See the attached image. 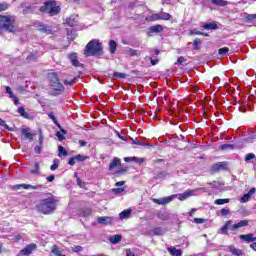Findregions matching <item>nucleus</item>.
<instances>
[{
  "instance_id": "34",
  "label": "nucleus",
  "mask_w": 256,
  "mask_h": 256,
  "mask_svg": "<svg viewBox=\"0 0 256 256\" xmlns=\"http://www.w3.org/2000/svg\"><path fill=\"white\" fill-rule=\"evenodd\" d=\"M91 215V208H84L81 210L82 217H89Z\"/></svg>"
},
{
  "instance_id": "4",
  "label": "nucleus",
  "mask_w": 256,
  "mask_h": 256,
  "mask_svg": "<svg viewBox=\"0 0 256 256\" xmlns=\"http://www.w3.org/2000/svg\"><path fill=\"white\" fill-rule=\"evenodd\" d=\"M49 85L52 88L51 95L57 97V95H61L63 91H65V87L59 81V75L55 72H51L48 74Z\"/></svg>"
},
{
  "instance_id": "23",
  "label": "nucleus",
  "mask_w": 256,
  "mask_h": 256,
  "mask_svg": "<svg viewBox=\"0 0 256 256\" xmlns=\"http://www.w3.org/2000/svg\"><path fill=\"white\" fill-rule=\"evenodd\" d=\"M121 239H123V237L117 234V235L110 236L109 241L110 243H113V245H117V243L121 242Z\"/></svg>"
},
{
  "instance_id": "49",
  "label": "nucleus",
  "mask_w": 256,
  "mask_h": 256,
  "mask_svg": "<svg viewBox=\"0 0 256 256\" xmlns=\"http://www.w3.org/2000/svg\"><path fill=\"white\" fill-rule=\"evenodd\" d=\"M18 113H19L22 117H27V112H25V108H23V107H19V108H18Z\"/></svg>"
},
{
  "instance_id": "39",
  "label": "nucleus",
  "mask_w": 256,
  "mask_h": 256,
  "mask_svg": "<svg viewBox=\"0 0 256 256\" xmlns=\"http://www.w3.org/2000/svg\"><path fill=\"white\" fill-rule=\"evenodd\" d=\"M208 185H210V187H213V189H219V186L221 185V182L213 181V182L208 183Z\"/></svg>"
},
{
  "instance_id": "26",
  "label": "nucleus",
  "mask_w": 256,
  "mask_h": 256,
  "mask_svg": "<svg viewBox=\"0 0 256 256\" xmlns=\"http://www.w3.org/2000/svg\"><path fill=\"white\" fill-rule=\"evenodd\" d=\"M30 173H32V175H39V173H41V167L39 166V162L34 163V168L30 170Z\"/></svg>"
},
{
  "instance_id": "46",
  "label": "nucleus",
  "mask_w": 256,
  "mask_h": 256,
  "mask_svg": "<svg viewBox=\"0 0 256 256\" xmlns=\"http://www.w3.org/2000/svg\"><path fill=\"white\" fill-rule=\"evenodd\" d=\"M252 159H255V154H253V153L246 154V156H245L246 163H248V161H251Z\"/></svg>"
},
{
  "instance_id": "30",
  "label": "nucleus",
  "mask_w": 256,
  "mask_h": 256,
  "mask_svg": "<svg viewBox=\"0 0 256 256\" xmlns=\"http://www.w3.org/2000/svg\"><path fill=\"white\" fill-rule=\"evenodd\" d=\"M59 159H54L53 160V165L50 166V170L51 171H57V169H59Z\"/></svg>"
},
{
  "instance_id": "63",
  "label": "nucleus",
  "mask_w": 256,
  "mask_h": 256,
  "mask_svg": "<svg viewBox=\"0 0 256 256\" xmlns=\"http://www.w3.org/2000/svg\"><path fill=\"white\" fill-rule=\"evenodd\" d=\"M56 137H58L59 141H63L65 139V136H63V133L57 132Z\"/></svg>"
},
{
  "instance_id": "58",
  "label": "nucleus",
  "mask_w": 256,
  "mask_h": 256,
  "mask_svg": "<svg viewBox=\"0 0 256 256\" xmlns=\"http://www.w3.org/2000/svg\"><path fill=\"white\" fill-rule=\"evenodd\" d=\"M41 151H43V146L42 145L36 146L34 148V152L37 153L38 155L41 153Z\"/></svg>"
},
{
  "instance_id": "9",
  "label": "nucleus",
  "mask_w": 256,
  "mask_h": 256,
  "mask_svg": "<svg viewBox=\"0 0 256 256\" xmlns=\"http://www.w3.org/2000/svg\"><path fill=\"white\" fill-rule=\"evenodd\" d=\"M36 249H37V244L35 243L29 244L20 251V255L29 256Z\"/></svg>"
},
{
  "instance_id": "41",
  "label": "nucleus",
  "mask_w": 256,
  "mask_h": 256,
  "mask_svg": "<svg viewBox=\"0 0 256 256\" xmlns=\"http://www.w3.org/2000/svg\"><path fill=\"white\" fill-rule=\"evenodd\" d=\"M190 35H204L205 37H208L209 35L208 34H205L199 30H192L190 31Z\"/></svg>"
},
{
  "instance_id": "5",
  "label": "nucleus",
  "mask_w": 256,
  "mask_h": 256,
  "mask_svg": "<svg viewBox=\"0 0 256 256\" xmlns=\"http://www.w3.org/2000/svg\"><path fill=\"white\" fill-rule=\"evenodd\" d=\"M41 13H48L51 17L59 15L61 7L57 6V3L53 0L46 2L42 7H40Z\"/></svg>"
},
{
  "instance_id": "50",
  "label": "nucleus",
  "mask_w": 256,
  "mask_h": 256,
  "mask_svg": "<svg viewBox=\"0 0 256 256\" xmlns=\"http://www.w3.org/2000/svg\"><path fill=\"white\" fill-rule=\"evenodd\" d=\"M48 117H49L50 119H52V121H53L56 125H59V123L57 122V118L55 117V114H53V112H50V113L48 114Z\"/></svg>"
},
{
  "instance_id": "62",
  "label": "nucleus",
  "mask_w": 256,
  "mask_h": 256,
  "mask_svg": "<svg viewBox=\"0 0 256 256\" xmlns=\"http://www.w3.org/2000/svg\"><path fill=\"white\" fill-rule=\"evenodd\" d=\"M77 163V159L75 157H72L68 161V165H75Z\"/></svg>"
},
{
  "instance_id": "15",
  "label": "nucleus",
  "mask_w": 256,
  "mask_h": 256,
  "mask_svg": "<svg viewBox=\"0 0 256 256\" xmlns=\"http://www.w3.org/2000/svg\"><path fill=\"white\" fill-rule=\"evenodd\" d=\"M67 25L69 27H75L77 23H79V16L78 15H72L66 20Z\"/></svg>"
},
{
  "instance_id": "7",
  "label": "nucleus",
  "mask_w": 256,
  "mask_h": 256,
  "mask_svg": "<svg viewBox=\"0 0 256 256\" xmlns=\"http://www.w3.org/2000/svg\"><path fill=\"white\" fill-rule=\"evenodd\" d=\"M256 194V188H251L248 193L244 194L240 199V203H249L251 201V197Z\"/></svg>"
},
{
  "instance_id": "1",
  "label": "nucleus",
  "mask_w": 256,
  "mask_h": 256,
  "mask_svg": "<svg viewBox=\"0 0 256 256\" xmlns=\"http://www.w3.org/2000/svg\"><path fill=\"white\" fill-rule=\"evenodd\" d=\"M37 209L39 213H43V215H51V213H55L57 209V200L54 196L42 199L37 205Z\"/></svg>"
},
{
  "instance_id": "53",
  "label": "nucleus",
  "mask_w": 256,
  "mask_h": 256,
  "mask_svg": "<svg viewBox=\"0 0 256 256\" xmlns=\"http://www.w3.org/2000/svg\"><path fill=\"white\" fill-rule=\"evenodd\" d=\"M6 9H9V4H7V3H1V4H0V12H1V11H6Z\"/></svg>"
},
{
  "instance_id": "10",
  "label": "nucleus",
  "mask_w": 256,
  "mask_h": 256,
  "mask_svg": "<svg viewBox=\"0 0 256 256\" xmlns=\"http://www.w3.org/2000/svg\"><path fill=\"white\" fill-rule=\"evenodd\" d=\"M213 173H218V171H226L227 170V162H219L211 167Z\"/></svg>"
},
{
  "instance_id": "16",
  "label": "nucleus",
  "mask_w": 256,
  "mask_h": 256,
  "mask_svg": "<svg viewBox=\"0 0 256 256\" xmlns=\"http://www.w3.org/2000/svg\"><path fill=\"white\" fill-rule=\"evenodd\" d=\"M233 225V220H228L225 225L221 228V232L223 235H229V229H231Z\"/></svg>"
},
{
  "instance_id": "22",
  "label": "nucleus",
  "mask_w": 256,
  "mask_h": 256,
  "mask_svg": "<svg viewBox=\"0 0 256 256\" xmlns=\"http://www.w3.org/2000/svg\"><path fill=\"white\" fill-rule=\"evenodd\" d=\"M213 5H217V7H227L229 2L225 0H210Z\"/></svg>"
},
{
  "instance_id": "33",
  "label": "nucleus",
  "mask_w": 256,
  "mask_h": 256,
  "mask_svg": "<svg viewBox=\"0 0 256 256\" xmlns=\"http://www.w3.org/2000/svg\"><path fill=\"white\" fill-rule=\"evenodd\" d=\"M113 77L115 79H125V77H127V74L121 72H114Z\"/></svg>"
},
{
  "instance_id": "48",
  "label": "nucleus",
  "mask_w": 256,
  "mask_h": 256,
  "mask_svg": "<svg viewBox=\"0 0 256 256\" xmlns=\"http://www.w3.org/2000/svg\"><path fill=\"white\" fill-rule=\"evenodd\" d=\"M220 149L223 151L225 149H234L233 144H223L220 146Z\"/></svg>"
},
{
  "instance_id": "40",
  "label": "nucleus",
  "mask_w": 256,
  "mask_h": 256,
  "mask_svg": "<svg viewBox=\"0 0 256 256\" xmlns=\"http://www.w3.org/2000/svg\"><path fill=\"white\" fill-rule=\"evenodd\" d=\"M219 55H227L229 53V48L223 47L218 50Z\"/></svg>"
},
{
  "instance_id": "25",
  "label": "nucleus",
  "mask_w": 256,
  "mask_h": 256,
  "mask_svg": "<svg viewBox=\"0 0 256 256\" xmlns=\"http://www.w3.org/2000/svg\"><path fill=\"white\" fill-rule=\"evenodd\" d=\"M168 251L173 256H181V255H183V251H181L179 249H176L175 247L168 248Z\"/></svg>"
},
{
  "instance_id": "61",
  "label": "nucleus",
  "mask_w": 256,
  "mask_h": 256,
  "mask_svg": "<svg viewBox=\"0 0 256 256\" xmlns=\"http://www.w3.org/2000/svg\"><path fill=\"white\" fill-rule=\"evenodd\" d=\"M246 19L247 21H253V19H256V14H248Z\"/></svg>"
},
{
  "instance_id": "51",
  "label": "nucleus",
  "mask_w": 256,
  "mask_h": 256,
  "mask_svg": "<svg viewBox=\"0 0 256 256\" xmlns=\"http://www.w3.org/2000/svg\"><path fill=\"white\" fill-rule=\"evenodd\" d=\"M220 213L223 217H227V215H229V208L221 209Z\"/></svg>"
},
{
  "instance_id": "47",
  "label": "nucleus",
  "mask_w": 256,
  "mask_h": 256,
  "mask_svg": "<svg viewBox=\"0 0 256 256\" xmlns=\"http://www.w3.org/2000/svg\"><path fill=\"white\" fill-rule=\"evenodd\" d=\"M77 83V78H73L71 80H64V85H73Z\"/></svg>"
},
{
  "instance_id": "31",
  "label": "nucleus",
  "mask_w": 256,
  "mask_h": 256,
  "mask_svg": "<svg viewBox=\"0 0 256 256\" xmlns=\"http://www.w3.org/2000/svg\"><path fill=\"white\" fill-rule=\"evenodd\" d=\"M160 17H161V21H169V19H171L172 16L167 12H162L160 13Z\"/></svg>"
},
{
  "instance_id": "36",
  "label": "nucleus",
  "mask_w": 256,
  "mask_h": 256,
  "mask_svg": "<svg viewBox=\"0 0 256 256\" xmlns=\"http://www.w3.org/2000/svg\"><path fill=\"white\" fill-rule=\"evenodd\" d=\"M194 45V49L195 51H199V49H201V47L199 45H201V39L196 38L193 42Z\"/></svg>"
},
{
  "instance_id": "56",
  "label": "nucleus",
  "mask_w": 256,
  "mask_h": 256,
  "mask_svg": "<svg viewBox=\"0 0 256 256\" xmlns=\"http://www.w3.org/2000/svg\"><path fill=\"white\" fill-rule=\"evenodd\" d=\"M72 251H74V253H80V251H83V247L74 246V247H72Z\"/></svg>"
},
{
  "instance_id": "43",
  "label": "nucleus",
  "mask_w": 256,
  "mask_h": 256,
  "mask_svg": "<svg viewBox=\"0 0 256 256\" xmlns=\"http://www.w3.org/2000/svg\"><path fill=\"white\" fill-rule=\"evenodd\" d=\"M52 253L56 256H62L61 254V250H59V248H57V246H53L52 248Z\"/></svg>"
},
{
  "instance_id": "52",
  "label": "nucleus",
  "mask_w": 256,
  "mask_h": 256,
  "mask_svg": "<svg viewBox=\"0 0 256 256\" xmlns=\"http://www.w3.org/2000/svg\"><path fill=\"white\" fill-rule=\"evenodd\" d=\"M194 223H196L197 225H201V224L205 223V219H203V218H194Z\"/></svg>"
},
{
  "instance_id": "59",
  "label": "nucleus",
  "mask_w": 256,
  "mask_h": 256,
  "mask_svg": "<svg viewBox=\"0 0 256 256\" xmlns=\"http://www.w3.org/2000/svg\"><path fill=\"white\" fill-rule=\"evenodd\" d=\"M181 63H185V57L180 56L178 60L175 62V65H181Z\"/></svg>"
},
{
  "instance_id": "55",
  "label": "nucleus",
  "mask_w": 256,
  "mask_h": 256,
  "mask_svg": "<svg viewBox=\"0 0 256 256\" xmlns=\"http://www.w3.org/2000/svg\"><path fill=\"white\" fill-rule=\"evenodd\" d=\"M75 158H76V161H78V162L85 161V159H87V157H85L81 154H78L77 156H75Z\"/></svg>"
},
{
  "instance_id": "24",
  "label": "nucleus",
  "mask_w": 256,
  "mask_h": 256,
  "mask_svg": "<svg viewBox=\"0 0 256 256\" xmlns=\"http://www.w3.org/2000/svg\"><path fill=\"white\" fill-rule=\"evenodd\" d=\"M22 135H24L25 139L33 141V134L29 132V128H22Z\"/></svg>"
},
{
  "instance_id": "32",
  "label": "nucleus",
  "mask_w": 256,
  "mask_h": 256,
  "mask_svg": "<svg viewBox=\"0 0 256 256\" xmlns=\"http://www.w3.org/2000/svg\"><path fill=\"white\" fill-rule=\"evenodd\" d=\"M229 199L226 198V199H216L214 201V205H225V203H229Z\"/></svg>"
},
{
  "instance_id": "42",
  "label": "nucleus",
  "mask_w": 256,
  "mask_h": 256,
  "mask_svg": "<svg viewBox=\"0 0 256 256\" xmlns=\"http://www.w3.org/2000/svg\"><path fill=\"white\" fill-rule=\"evenodd\" d=\"M113 193H115L116 195H119L121 193H123V191H125V187H118V188H114Z\"/></svg>"
},
{
  "instance_id": "29",
  "label": "nucleus",
  "mask_w": 256,
  "mask_h": 256,
  "mask_svg": "<svg viewBox=\"0 0 256 256\" xmlns=\"http://www.w3.org/2000/svg\"><path fill=\"white\" fill-rule=\"evenodd\" d=\"M67 150L63 146L58 147V157H67Z\"/></svg>"
},
{
  "instance_id": "44",
  "label": "nucleus",
  "mask_w": 256,
  "mask_h": 256,
  "mask_svg": "<svg viewBox=\"0 0 256 256\" xmlns=\"http://www.w3.org/2000/svg\"><path fill=\"white\" fill-rule=\"evenodd\" d=\"M9 97L14 101L15 105H19V98H17L13 92L9 94Z\"/></svg>"
},
{
  "instance_id": "11",
  "label": "nucleus",
  "mask_w": 256,
  "mask_h": 256,
  "mask_svg": "<svg viewBox=\"0 0 256 256\" xmlns=\"http://www.w3.org/2000/svg\"><path fill=\"white\" fill-rule=\"evenodd\" d=\"M113 221H115V219L113 217H109V216H104V217H98L97 218V222L100 225H111V223H113Z\"/></svg>"
},
{
  "instance_id": "57",
  "label": "nucleus",
  "mask_w": 256,
  "mask_h": 256,
  "mask_svg": "<svg viewBox=\"0 0 256 256\" xmlns=\"http://www.w3.org/2000/svg\"><path fill=\"white\" fill-rule=\"evenodd\" d=\"M152 21H161V14H153Z\"/></svg>"
},
{
  "instance_id": "20",
  "label": "nucleus",
  "mask_w": 256,
  "mask_h": 256,
  "mask_svg": "<svg viewBox=\"0 0 256 256\" xmlns=\"http://www.w3.org/2000/svg\"><path fill=\"white\" fill-rule=\"evenodd\" d=\"M229 251L232 255L241 256L243 255V250L236 248L235 246H229Z\"/></svg>"
},
{
  "instance_id": "60",
  "label": "nucleus",
  "mask_w": 256,
  "mask_h": 256,
  "mask_svg": "<svg viewBox=\"0 0 256 256\" xmlns=\"http://www.w3.org/2000/svg\"><path fill=\"white\" fill-rule=\"evenodd\" d=\"M77 185H79L81 189H85V182L79 178H77Z\"/></svg>"
},
{
  "instance_id": "3",
  "label": "nucleus",
  "mask_w": 256,
  "mask_h": 256,
  "mask_svg": "<svg viewBox=\"0 0 256 256\" xmlns=\"http://www.w3.org/2000/svg\"><path fill=\"white\" fill-rule=\"evenodd\" d=\"M86 57H99L103 55V44L97 39L91 40L84 49Z\"/></svg>"
},
{
  "instance_id": "28",
  "label": "nucleus",
  "mask_w": 256,
  "mask_h": 256,
  "mask_svg": "<svg viewBox=\"0 0 256 256\" xmlns=\"http://www.w3.org/2000/svg\"><path fill=\"white\" fill-rule=\"evenodd\" d=\"M22 189H43V185H31V184H22Z\"/></svg>"
},
{
  "instance_id": "35",
  "label": "nucleus",
  "mask_w": 256,
  "mask_h": 256,
  "mask_svg": "<svg viewBox=\"0 0 256 256\" xmlns=\"http://www.w3.org/2000/svg\"><path fill=\"white\" fill-rule=\"evenodd\" d=\"M167 175H169L167 172L161 171L156 174L155 179H166Z\"/></svg>"
},
{
  "instance_id": "14",
  "label": "nucleus",
  "mask_w": 256,
  "mask_h": 256,
  "mask_svg": "<svg viewBox=\"0 0 256 256\" xmlns=\"http://www.w3.org/2000/svg\"><path fill=\"white\" fill-rule=\"evenodd\" d=\"M240 239L246 241V243H253V241H256V237L253 233L242 234L240 235Z\"/></svg>"
},
{
  "instance_id": "8",
  "label": "nucleus",
  "mask_w": 256,
  "mask_h": 256,
  "mask_svg": "<svg viewBox=\"0 0 256 256\" xmlns=\"http://www.w3.org/2000/svg\"><path fill=\"white\" fill-rule=\"evenodd\" d=\"M248 225L249 220H241L236 224H232V226L230 227V231H232V233H237L238 229H241V227H247Z\"/></svg>"
},
{
  "instance_id": "54",
  "label": "nucleus",
  "mask_w": 256,
  "mask_h": 256,
  "mask_svg": "<svg viewBox=\"0 0 256 256\" xmlns=\"http://www.w3.org/2000/svg\"><path fill=\"white\" fill-rule=\"evenodd\" d=\"M129 169L127 167L117 170V175H123V173H127Z\"/></svg>"
},
{
  "instance_id": "27",
  "label": "nucleus",
  "mask_w": 256,
  "mask_h": 256,
  "mask_svg": "<svg viewBox=\"0 0 256 256\" xmlns=\"http://www.w3.org/2000/svg\"><path fill=\"white\" fill-rule=\"evenodd\" d=\"M130 215H131V210L126 209V210L122 211V212L119 214V218H120V219H129Z\"/></svg>"
},
{
  "instance_id": "17",
  "label": "nucleus",
  "mask_w": 256,
  "mask_h": 256,
  "mask_svg": "<svg viewBox=\"0 0 256 256\" xmlns=\"http://www.w3.org/2000/svg\"><path fill=\"white\" fill-rule=\"evenodd\" d=\"M119 165H121V159L116 157L110 162L108 169L109 171H113V169H115V167H119Z\"/></svg>"
},
{
  "instance_id": "19",
  "label": "nucleus",
  "mask_w": 256,
  "mask_h": 256,
  "mask_svg": "<svg viewBox=\"0 0 256 256\" xmlns=\"http://www.w3.org/2000/svg\"><path fill=\"white\" fill-rule=\"evenodd\" d=\"M202 28L205 29L206 31H211V30H216L218 29L217 23L215 22H210L202 25Z\"/></svg>"
},
{
  "instance_id": "38",
  "label": "nucleus",
  "mask_w": 256,
  "mask_h": 256,
  "mask_svg": "<svg viewBox=\"0 0 256 256\" xmlns=\"http://www.w3.org/2000/svg\"><path fill=\"white\" fill-rule=\"evenodd\" d=\"M126 54L127 55H130V57H135V55H137V50L133 49V48H129L127 51H126Z\"/></svg>"
},
{
  "instance_id": "64",
  "label": "nucleus",
  "mask_w": 256,
  "mask_h": 256,
  "mask_svg": "<svg viewBox=\"0 0 256 256\" xmlns=\"http://www.w3.org/2000/svg\"><path fill=\"white\" fill-rule=\"evenodd\" d=\"M126 256H135V254L131 251V249H127Z\"/></svg>"
},
{
  "instance_id": "18",
  "label": "nucleus",
  "mask_w": 256,
  "mask_h": 256,
  "mask_svg": "<svg viewBox=\"0 0 256 256\" xmlns=\"http://www.w3.org/2000/svg\"><path fill=\"white\" fill-rule=\"evenodd\" d=\"M69 59H70L72 65H74V67H80L81 66V63L79 62V60H77V53L70 54Z\"/></svg>"
},
{
  "instance_id": "37",
  "label": "nucleus",
  "mask_w": 256,
  "mask_h": 256,
  "mask_svg": "<svg viewBox=\"0 0 256 256\" xmlns=\"http://www.w3.org/2000/svg\"><path fill=\"white\" fill-rule=\"evenodd\" d=\"M39 56L37 55V52L31 53L30 55L27 56V61H37V58Z\"/></svg>"
},
{
  "instance_id": "13",
  "label": "nucleus",
  "mask_w": 256,
  "mask_h": 256,
  "mask_svg": "<svg viewBox=\"0 0 256 256\" xmlns=\"http://www.w3.org/2000/svg\"><path fill=\"white\" fill-rule=\"evenodd\" d=\"M161 31H163V26L162 25H154V26H150L148 28V35L149 37H151L153 35V33H161Z\"/></svg>"
},
{
  "instance_id": "45",
  "label": "nucleus",
  "mask_w": 256,
  "mask_h": 256,
  "mask_svg": "<svg viewBox=\"0 0 256 256\" xmlns=\"http://www.w3.org/2000/svg\"><path fill=\"white\" fill-rule=\"evenodd\" d=\"M132 143L134 144V145H141L142 147H147V145H149L148 143H145V142H141V141H139V140H132Z\"/></svg>"
},
{
  "instance_id": "2",
  "label": "nucleus",
  "mask_w": 256,
  "mask_h": 256,
  "mask_svg": "<svg viewBox=\"0 0 256 256\" xmlns=\"http://www.w3.org/2000/svg\"><path fill=\"white\" fill-rule=\"evenodd\" d=\"M195 193H197V190H187L184 193L167 196L160 199L153 198L152 201L157 205H168V203H171V201H173V199L175 198L179 199V201H185V199H189V197H193Z\"/></svg>"
},
{
  "instance_id": "21",
  "label": "nucleus",
  "mask_w": 256,
  "mask_h": 256,
  "mask_svg": "<svg viewBox=\"0 0 256 256\" xmlns=\"http://www.w3.org/2000/svg\"><path fill=\"white\" fill-rule=\"evenodd\" d=\"M109 51L112 55H115L117 51V42H115V40L109 41Z\"/></svg>"
},
{
  "instance_id": "6",
  "label": "nucleus",
  "mask_w": 256,
  "mask_h": 256,
  "mask_svg": "<svg viewBox=\"0 0 256 256\" xmlns=\"http://www.w3.org/2000/svg\"><path fill=\"white\" fill-rule=\"evenodd\" d=\"M34 27H36L38 31H40L41 33H45L46 35H51V33H53V30L50 26H47L41 22H35Z\"/></svg>"
},
{
  "instance_id": "12",
  "label": "nucleus",
  "mask_w": 256,
  "mask_h": 256,
  "mask_svg": "<svg viewBox=\"0 0 256 256\" xmlns=\"http://www.w3.org/2000/svg\"><path fill=\"white\" fill-rule=\"evenodd\" d=\"M163 233H165V230L162 227H155L148 232V235L150 237H155V236L163 235Z\"/></svg>"
}]
</instances>
